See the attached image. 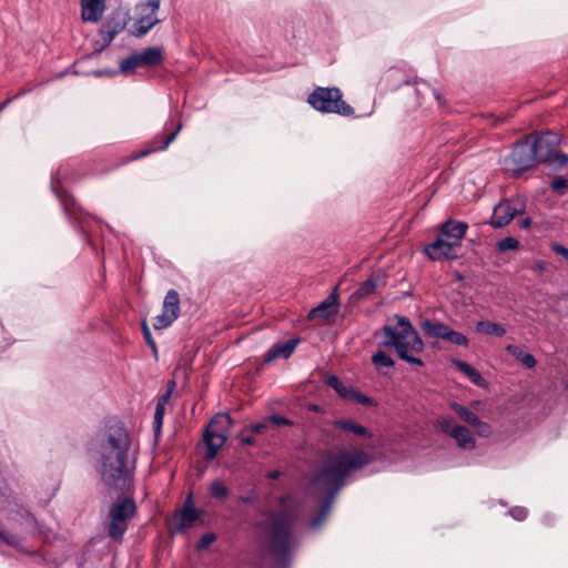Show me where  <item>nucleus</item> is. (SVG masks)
<instances>
[{
    "label": "nucleus",
    "mask_w": 568,
    "mask_h": 568,
    "mask_svg": "<svg viewBox=\"0 0 568 568\" xmlns=\"http://www.w3.org/2000/svg\"><path fill=\"white\" fill-rule=\"evenodd\" d=\"M369 462V454L358 449L337 448L329 450L324 456L310 486L313 494L324 497L320 510L310 524L311 528H318L327 518L334 498L345 485L346 478L368 465Z\"/></svg>",
    "instance_id": "1"
},
{
    "label": "nucleus",
    "mask_w": 568,
    "mask_h": 568,
    "mask_svg": "<svg viewBox=\"0 0 568 568\" xmlns=\"http://www.w3.org/2000/svg\"><path fill=\"white\" fill-rule=\"evenodd\" d=\"M95 469L109 488L123 490L135 469V448L125 426L115 422L108 426L98 445Z\"/></svg>",
    "instance_id": "2"
},
{
    "label": "nucleus",
    "mask_w": 568,
    "mask_h": 568,
    "mask_svg": "<svg viewBox=\"0 0 568 568\" xmlns=\"http://www.w3.org/2000/svg\"><path fill=\"white\" fill-rule=\"evenodd\" d=\"M298 507L291 497L281 498V509L267 515L258 524L263 540L270 546L278 566L285 567L297 545L294 525L298 517Z\"/></svg>",
    "instance_id": "3"
},
{
    "label": "nucleus",
    "mask_w": 568,
    "mask_h": 568,
    "mask_svg": "<svg viewBox=\"0 0 568 568\" xmlns=\"http://www.w3.org/2000/svg\"><path fill=\"white\" fill-rule=\"evenodd\" d=\"M552 144L554 141L548 134L536 138L532 143L527 139L516 143L504 160L505 169L520 174L531 168L536 161L564 165L567 156L554 150Z\"/></svg>",
    "instance_id": "4"
},
{
    "label": "nucleus",
    "mask_w": 568,
    "mask_h": 568,
    "mask_svg": "<svg viewBox=\"0 0 568 568\" xmlns=\"http://www.w3.org/2000/svg\"><path fill=\"white\" fill-rule=\"evenodd\" d=\"M384 345L394 348L397 355L409 364L423 365V361L414 354L424 351V343L410 322L404 316H397L395 323L384 326Z\"/></svg>",
    "instance_id": "5"
},
{
    "label": "nucleus",
    "mask_w": 568,
    "mask_h": 568,
    "mask_svg": "<svg viewBox=\"0 0 568 568\" xmlns=\"http://www.w3.org/2000/svg\"><path fill=\"white\" fill-rule=\"evenodd\" d=\"M307 101L315 110L323 113H336L343 116H349L354 113V109L343 101L338 88L318 87L308 95Z\"/></svg>",
    "instance_id": "6"
},
{
    "label": "nucleus",
    "mask_w": 568,
    "mask_h": 568,
    "mask_svg": "<svg viewBox=\"0 0 568 568\" xmlns=\"http://www.w3.org/2000/svg\"><path fill=\"white\" fill-rule=\"evenodd\" d=\"M232 425V419L226 414H217L210 422L203 436L204 445L206 447V459H213L220 448L227 439L229 428Z\"/></svg>",
    "instance_id": "7"
},
{
    "label": "nucleus",
    "mask_w": 568,
    "mask_h": 568,
    "mask_svg": "<svg viewBox=\"0 0 568 568\" xmlns=\"http://www.w3.org/2000/svg\"><path fill=\"white\" fill-rule=\"evenodd\" d=\"M135 504L130 498H123L114 503L110 508L109 535L120 540L128 529V521L135 514Z\"/></svg>",
    "instance_id": "8"
},
{
    "label": "nucleus",
    "mask_w": 568,
    "mask_h": 568,
    "mask_svg": "<svg viewBox=\"0 0 568 568\" xmlns=\"http://www.w3.org/2000/svg\"><path fill=\"white\" fill-rule=\"evenodd\" d=\"M437 426L443 433L454 438L459 448L471 450L476 447V439L471 432L465 426L456 424L452 417L438 418Z\"/></svg>",
    "instance_id": "9"
},
{
    "label": "nucleus",
    "mask_w": 568,
    "mask_h": 568,
    "mask_svg": "<svg viewBox=\"0 0 568 568\" xmlns=\"http://www.w3.org/2000/svg\"><path fill=\"white\" fill-rule=\"evenodd\" d=\"M160 9V0H148L135 7L138 19L135 21V32L138 37L146 34L155 24L160 22L156 12Z\"/></svg>",
    "instance_id": "10"
},
{
    "label": "nucleus",
    "mask_w": 568,
    "mask_h": 568,
    "mask_svg": "<svg viewBox=\"0 0 568 568\" xmlns=\"http://www.w3.org/2000/svg\"><path fill=\"white\" fill-rule=\"evenodd\" d=\"M180 296L174 290H170L163 302L162 313L154 317L153 327L163 329L169 327L179 316Z\"/></svg>",
    "instance_id": "11"
},
{
    "label": "nucleus",
    "mask_w": 568,
    "mask_h": 568,
    "mask_svg": "<svg viewBox=\"0 0 568 568\" xmlns=\"http://www.w3.org/2000/svg\"><path fill=\"white\" fill-rule=\"evenodd\" d=\"M523 212L524 205L519 201H503L495 206L489 223L494 227L499 229L510 223L517 214Z\"/></svg>",
    "instance_id": "12"
},
{
    "label": "nucleus",
    "mask_w": 568,
    "mask_h": 568,
    "mask_svg": "<svg viewBox=\"0 0 568 568\" xmlns=\"http://www.w3.org/2000/svg\"><path fill=\"white\" fill-rule=\"evenodd\" d=\"M455 247L456 245L450 240H445L443 235H439L433 243L424 248V252L434 261L455 258Z\"/></svg>",
    "instance_id": "13"
},
{
    "label": "nucleus",
    "mask_w": 568,
    "mask_h": 568,
    "mask_svg": "<svg viewBox=\"0 0 568 568\" xmlns=\"http://www.w3.org/2000/svg\"><path fill=\"white\" fill-rule=\"evenodd\" d=\"M175 388V382L170 381L168 384V390L161 395L158 399L155 412H154V419H153V429L155 437H159L161 434V429L163 426V418L165 415L166 405L169 404L170 397Z\"/></svg>",
    "instance_id": "14"
},
{
    "label": "nucleus",
    "mask_w": 568,
    "mask_h": 568,
    "mask_svg": "<svg viewBox=\"0 0 568 568\" xmlns=\"http://www.w3.org/2000/svg\"><path fill=\"white\" fill-rule=\"evenodd\" d=\"M300 343V338H291L285 343L274 344L265 354L264 362L271 363L276 358H288Z\"/></svg>",
    "instance_id": "15"
},
{
    "label": "nucleus",
    "mask_w": 568,
    "mask_h": 568,
    "mask_svg": "<svg viewBox=\"0 0 568 568\" xmlns=\"http://www.w3.org/2000/svg\"><path fill=\"white\" fill-rule=\"evenodd\" d=\"M338 311L337 295L333 293L329 297L323 301L318 306L311 310L308 317L311 320H327L335 315Z\"/></svg>",
    "instance_id": "16"
},
{
    "label": "nucleus",
    "mask_w": 568,
    "mask_h": 568,
    "mask_svg": "<svg viewBox=\"0 0 568 568\" xmlns=\"http://www.w3.org/2000/svg\"><path fill=\"white\" fill-rule=\"evenodd\" d=\"M467 229L468 225L464 222L448 220L444 223L440 235L448 237L456 246H459Z\"/></svg>",
    "instance_id": "17"
},
{
    "label": "nucleus",
    "mask_w": 568,
    "mask_h": 568,
    "mask_svg": "<svg viewBox=\"0 0 568 568\" xmlns=\"http://www.w3.org/2000/svg\"><path fill=\"white\" fill-rule=\"evenodd\" d=\"M104 11V0H81V16L84 21L98 22Z\"/></svg>",
    "instance_id": "18"
},
{
    "label": "nucleus",
    "mask_w": 568,
    "mask_h": 568,
    "mask_svg": "<svg viewBox=\"0 0 568 568\" xmlns=\"http://www.w3.org/2000/svg\"><path fill=\"white\" fill-rule=\"evenodd\" d=\"M138 54L142 67L159 65L163 61V49L161 47H149Z\"/></svg>",
    "instance_id": "19"
},
{
    "label": "nucleus",
    "mask_w": 568,
    "mask_h": 568,
    "mask_svg": "<svg viewBox=\"0 0 568 568\" xmlns=\"http://www.w3.org/2000/svg\"><path fill=\"white\" fill-rule=\"evenodd\" d=\"M420 327L425 334L430 337L445 339L450 327L444 323L435 322V321H423L420 323Z\"/></svg>",
    "instance_id": "20"
},
{
    "label": "nucleus",
    "mask_w": 568,
    "mask_h": 568,
    "mask_svg": "<svg viewBox=\"0 0 568 568\" xmlns=\"http://www.w3.org/2000/svg\"><path fill=\"white\" fill-rule=\"evenodd\" d=\"M334 424L337 428L343 429L345 432L353 433L357 436L372 437L371 432L366 427H364L353 420L338 419Z\"/></svg>",
    "instance_id": "21"
},
{
    "label": "nucleus",
    "mask_w": 568,
    "mask_h": 568,
    "mask_svg": "<svg viewBox=\"0 0 568 568\" xmlns=\"http://www.w3.org/2000/svg\"><path fill=\"white\" fill-rule=\"evenodd\" d=\"M200 514L197 509L192 506H184V508L176 516L178 527L180 529L191 526Z\"/></svg>",
    "instance_id": "22"
},
{
    "label": "nucleus",
    "mask_w": 568,
    "mask_h": 568,
    "mask_svg": "<svg viewBox=\"0 0 568 568\" xmlns=\"http://www.w3.org/2000/svg\"><path fill=\"white\" fill-rule=\"evenodd\" d=\"M454 365L460 372H463L473 384H475L477 386H481L484 384V378L481 377L480 373L477 369H475L473 366L467 364L466 362L454 361Z\"/></svg>",
    "instance_id": "23"
},
{
    "label": "nucleus",
    "mask_w": 568,
    "mask_h": 568,
    "mask_svg": "<svg viewBox=\"0 0 568 568\" xmlns=\"http://www.w3.org/2000/svg\"><path fill=\"white\" fill-rule=\"evenodd\" d=\"M476 329L486 335L503 336L506 334V329L501 325L489 321H479L476 324Z\"/></svg>",
    "instance_id": "24"
},
{
    "label": "nucleus",
    "mask_w": 568,
    "mask_h": 568,
    "mask_svg": "<svg viewBox=\"0 0 568 568\" xmlns=\"http://www.w3.org/2000/svg\"><path fill=\"white\" fill-rule=\"evenodd\" d=\"M452 409L459 416L462 420L474 426L475 424H479V418L471 410L466 408L465 406L458 403L450 404Z\"/></svg>",
    "instance_id": "25"
},
{
    "label": "nucleus",
    "mask_w": 568,
    "mask_h": 568,
    "mask_svg": "<svg viewBox=\"0 0 568 568\" xmlns=\"http://www.w3.org/2000/svg\"><path fill=\"white\" fill-rule=\"evenodd\" d=\"M326 384L332 387L341 397L351 398L353 388L345 386L338 377L331 375L326 378Z\"/></svg>",
    "instance_id": "26"
},
{
    "label": "nucleus",
    "mask_w": 568,
    "mask_h": 568,
    "mask_svg": "<svg viewBox=\"0 0 568 568\" xmlns=\"http://www.w3.org/2000/svg\"><path fill=\"white\" fill-rule=\"evenodd\" d=\"M507 351L523 363L524 366L531 368L536 365V359L531 354L520 351L517 346L508 345Z\"/></svg>",
    "instance_id": "27"
},
{
    "label": "nucleus",
    "mask_w": 568,
    "mask_h": 568,
    "mask_svg": "<svg viewBox=\"0 0 568 568\" xmlns=\"http://www.w3.org/2000/svg\"><path fill=\"white\" fill-rule=\"evenodd\" d=\"M138 68H142V63L140 61L138 53L123 59L120 63V70L122 72H129V71L135 70Z\"/></svg>",
    "instance_id": "28"
},
{
    "label": "nucleus",
    "mask_w": 568,
    "mask_h": 568,
    "mask_svg": "<svg viewBox=\"0 0 568 568\" xmlns=\"http://www.w3.org/2000/svg\"><path fill=\"white\" fill-rule=\"evenodd\" d=\"M372 361L377 368L394 366L393 358L383 351H378L377 353H375L372 357Z\"/></svg>",
    "instance_id": "29"
},
{
    "label": "nucleus",
    "mask_w": 568,
    "mask_h": 568,
    "mask_svg": "<svg viewBox=\"0 0 568 568\" xmlns=\"http://www.w3.org/2000/svg\"><path fill=\"white\" fill-rule=\"evenodd\" d=\"M210 494L216 499H223L227 496V487L220 480H214L210 486Z\"/></svg>",
    "instance_id": "30"
},
{
    "label": "nucleus",
    "mask_w": 568,
    "mask_h": 568,
    "mask_svg": "<svg viewBox=\"0 0 568 568\" xmlns=\"http://www.w3.org/2000/svg\"><path fill=\"white\" fill-rule=\"evenodd\" d=\"M519 242L511 236H507L498 241L497 247L500 252L516 251L519 248Z\"/></svg>",
    "instance_id": "31"
},
{
    "label": "nucleus",
    "mask_w": 568,
    "mask_h": 568,
    "mask_svg": "<svg viewBox=\"0 0 568 568\" xmlns=\"http://www.w3.org/2000/svg\"><path fill=\"white\" fill-rule=\"evenodd\" d=\"M0 541L7 544L8 546H11L13 548H17L19 550H23L21 546V540L18 536L8 534L3 530H0Z\"/></svg>",
    "instance_id": "32"
},
{
    "label": "nucleus",
    "mask_w": 568,
    "mask_h": 568,
    "mask_svg": "<svg viewBox=\"0 0 568 568\" xmlns=\"http://www.w3.org/2000/svg\"><path fill=\"white\" fill-rule=\"evenodd\" d=\"M445 341H448V342H450L455 345H459V346H468V338L464 334L456 332L452 328L449 329Z\"/></svg>",
    "instance_id": "33"
},
{
    "label": "nucleus",
    "mask_w": 568,
    "mask_h": 568,
    "mask_svg": "<svg viewBox=\"0 0 568 568\" xmlns=\"http://www.w3.org/2000/svg\"><path fill=\"white\" fill-rule=\"evenodd\" d=\"M375 287H376V281L373 278H368L367 281L362 283L359 288L355 292V295H357L361 298L365 297L368 294H371L375 290Z\"/></svg>",
    "instance_id": "34"
},
{
    "label": "nucleus",
    "mask_w": 568,
    "mask_h": 568,
    "mask_svg": "<svg viewBox=\"0 0 568 568\" xmlns=\"http://www.w3.org/2000/svg\"><path fill=\"white\" fill-rule=\"evenodd\" d=\"M508 514L516 520H524L527 515H528V511L526 508L524 507H520V506H516L514 508H511Z\"/></svg>",
    "instance_id": "35"
},
{
    "label": "nucleus",
    "mask_w": 568,
    "mask_h": 568,
    "mask_svg": "<svg viewBox=\"0 0 568 568\" xmlns=\"http://www.w3.org/2000/svg\"><path fill=\"white\" fill-rule=\"evenodd\" d=\"M142 332L148 345L152 348L153 353H156V344L153 341L150 328L145 322L142 323Z\"/></svg>",
    "instance_id": "36"
},
{
    "label": "nucleus",
    "mask_w": 568,
    "mask_h": 568,
    "mask_svg": "<svg viewBox=\"0 0 568 568\" xmlns=\"http://www.w3.org/2000/svg\"><path fill=\"white\" fill-rule=\"evenodd\" d=\"M474 427L477 430V434L483 437H488L491 434V428L487 423H484L479 419V424H475Z\"/></svg>",
    "instance_id": "37"
},
{
    "label": "nucleus",
    "mask_w": 568,
    "mask_h": 568,
    "mask_svg": "<svg viewBox=\"0 0 568 568\" xmlns=\"http://www.w3.org/2000/svg\"><path fill=\"white\" fill-rule=\"evenodd\" d=\"M551 186L554 191L562 193L567 189L568 182L564 178H557L552 181Z\"/></svg>",
    "instance_id": "38"
},
{
    "label": "nucleus",
    "mask_w": 568,
    "mask_h": 568,
    "mask_svg": "<svg viewBox=\"0 0 568 568\" xmlns=\"http://www.w3.org/2000/svg\"><path fill=\"white\" fill-rule=\"evenodd\" d=\"M268 422H271L275 426H290L293 424V422L290 420L288 418L276 415L270 416Z\"/></svg>",
    "instance_id": "39"
},
{
    "label": "nucleus",
    "mask_w": 568,
    "mask_h": 568,
    "mask_svg": "<svg viewBox=\"0 0 568 568\" xmlns=\"http://www.w3.org/2000/svg\"><path fill=\"white\" fill-rule=\"evenodd\" d=\"M182 129V124L179 123L176 129L166 136L165 141L163 142V144L159 148L160 150H164L166 149L173 141L174 139L176 138L178 133L180 132V130Z\"/></svg>",
    "instance_id": "40"
},
{
    "label": "nucleus",
    "mask_w": 568,
    "mask_h": 568,
    "mask_svg": "<svg viewBox=\"0 0 568 568\" xmlns=\"http://www.w3.org/2000/svg\"><path fill=\"white\" fill-rule=\"evenodd\" d=\"M23 525L27 531L32 532L36 529V520L31 514L26 513Z\"/></svg>",
    "instance_id": "41"
},
{
    "label": "nucleus",
    "mask_w": 568,
    "mask_h": 568,
    "mask_svg": "<svg viewBox=\"0 0 568 568\" xmlns=\"http://www.w3.org/2000/svg\"><path fill=\"white\" fill-rule=\"evenodd\" d=\"M214 540H215V535H214V534H205V535H204V536H202V538L200 539L197 547H199V548H206V547H207V546H210Z\"/></svg>",
    "instance_id": "42"
},
{
    "label": "nucleus",
    "mask_w": 568,
    "mask_h": 568,
    "mask_svg": "<svg viewBox=\"0 0 568 568\" xmlns=\"http://www.w3.org/2000/svg\"><path fill=\"white\" fill-rule=\"evenodd\" d=\"M550 247L555 253H557L558 255H561L562 257H565L568 261V248L567 247H565L564 245H561L559 243H552Z\"/></svg>",
    "instance_id": "43"
},
{
    "label": "nucleus",
    "mask_w": 568,
    "mask_h": 568,
    "mask_svg": "<svg viewBox=\"0 0 568 568\" xmlns=\"http://www.w3.org/2000/svg\"><path fill=\"white\" fill-rule=\"evenodd\" d=\"M349 399H355L357 403H361V404H369L371 403V399L367 396L362 395V394L355 392L354 389H353L352 397Z\"/></svg>",
    "instance_id": "44"
},
{
    "label": "nucleus",
    "mask_w": 568,
    "mask_h": 568,
    "mask_svg": "<svg viewBox=\"0 0 568 568\" xmlns=\"http://www.w3.org/2000/svg\"><path fill=\"white\" fill-rule=\"evenodd\" d=\"M266 428V425L264 423H258L255 425H252L251 430L255 434H261Z\"/></svg>",
    "instance_id": "45"
},
{
    "label": "nucleus",
    "mask_w": 568,
    "mask_h": 568,
    "mask_svg": "<svg viewBox=\"0 0 568 568\" xmlns=\"http://www.w3.org/2000/svg\"><path fill=\"white\" fill-rule=\"evenodd\" d=\"M424 87H425V89H427L428 91H430V92L433 93L434 98L437 100V102H438L440 105H442V104H444V101H443V99H442V95H440L436 90H434V89L429 88V87H428V85H426V84H425Z\"/></svg>",
    "instance_id": "46"
},
{
    "label": "nucleus",
    "mask_w": 568,
    "mask_h": 568,
    "mask_svg": "<svg viewBox=\"0 0 568 568\" xmlns=\"http://www.w3.org/2000/svg\"><path fill=\"white\" fill-rule=\"evenodd\" d=\"M531 224V220L529 217L524 219L520 221V227L521 229H528Z\"/></svg>",
    "instance_id": "47"
},
{
    "label": "nucleus",
    "mask_w": 568,
    "mask_h": 568,
    "mask_svg": "<svg viewBox=\"0 0 568 568\" xmlns=\"http://www.w3.org/2000/svg\"><path fill=\"white\" fill-rule=\"evenodd\" d=\"M280 475H281V473H280V471L274 470V471H270V473L267 474V477H268L270 479H277V478L280 477Z\"/></svg>",
    "instance_id": "48"
},
{
    "label": "nucleus",
    "mask_w": 568,
    "mask_h": 568,
    "mask_svg": "<svg viewBox=\"0 0 568 568\" xmlns=\"http://www.w3.org/2000/svg\"><path fill=\"white\" fill-rule=\"evenodd\" d=\"M116 34V31H109L108 37L105 38L106 42L110 43Z\"/></svg>",
    "instance_id": "49"
},
{
    "label": "nucleus",
    "mask_w": 568,
    "mask_h": 568,
    "mask_svg": "<svg viewBox=\"0 0 568 568\" xmlns=\"http://www.w3.org/2000/svg\"><path fill=\"white\" fill-rule=\"evenodd\" d=\"M242 443L244 445H253L254 444V439H253V437H244V438H242Z\"/></svg>",
    "instance_id": "50"
},
{
    "label": "nucleus",
    "mask_w": 568,
    "mask_h": 568,
    "mask_svg": "<svg viewBox=\"0 0 568 568\" xmlns=\"http://www.w3.org/2000/svg\"><path fill=\"white\" fill-rule=\"evenodd\" d=\"M150 152H151L150 150L143 151L140 154H138L136 156H134V159H139L141 156L148 155Z\"/></svg>",
    "instance_id": "51"
},
{
    "label": "nucleus",
    "mask_w": 568,
    "mask_h": 568,
    "mask_svg": "<svg viewBox=\"0 0 568 568\" xmlns=\"http://www.w3.org/2000/svg\"><path fill=\"white\" fill-rule=\"evenodd\" d=\"M51 189L57 193L58 196H60L53 182L51 183Z\"/></svg>",
    "instance_id": "52"
},
{
    "label": "nucleus",
    "mask_w": 568,
    "mask_h": 568,
    "mask_svg": "<svg viewBox=\"0 0 568 568\" xmlns=\"http://www.w3.org/2000/svg\"><path fill=\"white\" fill-rule=\"evenodd\" d=\"M8 102H9V101H6V102H2V103L0 104V111H2V110H3V108L7 105V103H8Z\"/></svg>",
    "instance_id": "53"
},
{
    "label": "nucleus",
    "mask_w": 568,
    "mask_h": 568,
    "mask_svg": "<svg viewBox=\"0 0 568 568\" xmlns=\"http://www.w3.org/2000/svg\"><path fill=\"white\" fill-rule=\"evenodd\" d=\"M241 501H243V503H247V501H248V498H247V497H242V498H241Z\"/></svg>",
    "instance_id": "54"
},
{
    "label": "nucleus",
    "mask_w": 568,
    "mask_h": 568,
    "mask_svg": "<svg viewBox=\"0 0 568 568\" xmlns=\"http://www.w3.org/2000/svg\"><path fill=\"white\" fill-rule=\"evenodd\" d=\"M62 201H63V205H64V206H65V209L68 210L69 204L67 203V201H65V200H62Z\"/></svg>",
    "instance_id": "55"
},
{
    "label": "nucleus",
    "mask_w": 568,
    "mask_h": 568,
    "mask_svg": "<svg viewBox=\"0 0 568 568\" xmlns=\"http://www.w3.org/2000/svg\"><path fill=\"white\" fill-rule=\"evenodd\" d=\"M70 205H71L72 207L74 206L73 199H70Z\"/></svg>",
    "instance_id": "56"
},
{
    "label": "nucleus",
    "mask_w": 568,
    "mask_h": 568,
    "mask_svg": "<svg viewBox=\"0 0 568 568\" xmlns=\"http://www.w3.org/2000/svg\"><path fill=\"white\" fill-rule=\"evenodd\" d=\"M565 155L567 156V160H566V162L564 164H566L568 162V155L567 154H565Z\"/></svg>",
    "instance_id": "57"
}]
</instances>
